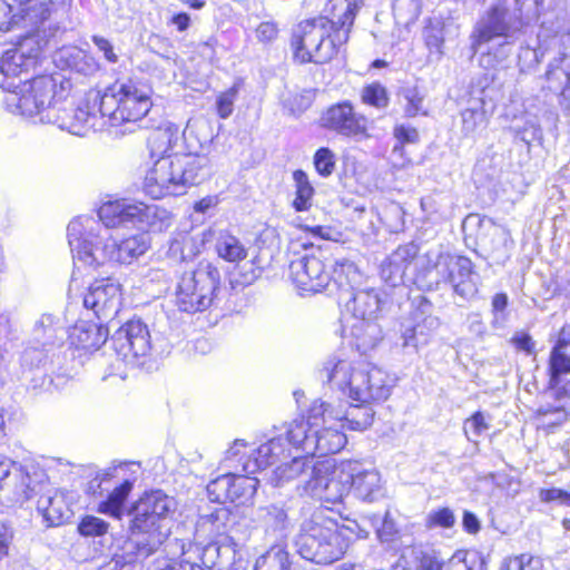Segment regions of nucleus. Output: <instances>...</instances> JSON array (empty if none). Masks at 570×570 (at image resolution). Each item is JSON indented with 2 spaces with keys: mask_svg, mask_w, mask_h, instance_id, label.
<instances>
[{
  "mask_svg": "<svg viewBox=\"0 0 570 570\" xmlns=\"http://www.w3.org/2000/svg\"><path fill=\"white\" fill-rule=\"evenodd\" d=\"M238 89L236 86L219 92L216 97V112L222 119H227L234 111V105L237 99Z\"/></svg>",
  "mask_w": 570,
  "mask_h": 570,
  "instance_id": "61",
  "label": "nucleus"
},
{
  "mask_svg": "<svg viewBox=\"0 0 570 570\" xmlns=\"http://www.w3.org/2000/svg\"><path fill=\"white\" fill-rule=\"evenodd\" d=\"M439 325V318L432 315V304L423 296L416 298L411 318L404 325L402 334L403 346L407 348L405 353L419 352V346L428 343L429 336Z\"/></svg>",
  "mask_w": 570,
  "mask_h": 570,
  "instance_id": "21",
  "label": "nucleus"
},
{
  "mask_svg": "<svg viewBox=\"0 0 570 570\" xmlns=\"http://www.w3.org/2000/svg\"><path fill=\"white\" fill-rule=\"evenodd\" d=\"M256 519L264 524L267 531H283L287 525L285 510L276 504L259 507L256 510Z\"/></svg>",
  "mask_w": 570,
  "mask_h": 570,
  "instance_id": "52",
  "label": "nucleus"
},
{
  "mask_svg": "<svg viewBox=\"0 0 570 570\" xmlns=\"http://www.w3.org/2000/svg\"><path fill=\"white\" fill-rule=\"evenodd\" d=\"M53 62L60 69H70L77 73L89 76L99 69L98 61L87 51L76 46H65L53 56Z\"/></svg>",
  "mask_w": 570,
  "mask_h": 570,
  "instance_id": "33",
  "label": "nucleus"
},
{
  "mask_svg": "<svg viewBox=\"0 0 570 570\" xmlns=\"http://www.w3.org/2000/svg\"><path fill=\"white\" fill-rule=\"evenodd\" d=\"M455 523V515L450 508H439L431 510L425 517V528L435 529L444 528L450 529Z\"/></svg>",
  "mask_w": 570,
  "mask_h": 570,
  "instance_id": "58",
  "label": "nucleus"
},
{
  "mask_svg": "<svg viewBox=\"0 0 570 570\" xmlns=\"http://www.w3.org/2000/svg\"><path fill=\"white\" fill-rule=\"evenodd\" d=\"M109 530V523L95 517L86 515L78 524V531L82 537H102Z\"/></svg>",
  "mask_w": 570,
  "mask_h": 570,
  "instance_id": "59",
  "label": "nucleus"
},
{
  "mask_svg": "<svg viewBox=\"0 0 570 570\" xmlns=\"http://www.w3.org/2000/svg\"><path fill=\"white\" fill-rule=\"evenodd\" d=\"M293 181L295 189V197L293 199V207L296 212H307L313 205L315 189L309 181L307 174L302 169H296L293 173Z\"/></svg>",
  "mask_w": 570,
  "mask_h": 570,
  "instance_id": "44",
  "label": "nucleus"
},
{
  "mask_svg": "<svg viewBox=\"0 0 570 570\" xmlns=\"http://www.w3.org/2000/svg\"><path fill=\"white\" fill-rule=\"evenodd\" d=\"M142 203H135L127 199L108 200L101 204L98 209L97 219L102 229L117 228L135 224L139 218Z\"/></svg>",
  "mask_w": 570,
  "mask_h": 570,
  "instance_id": "28",
  "label": "nucleus"
},
{
  "mask_svg": "<svg viewBox=\"0 0 570 570\" xmlns=\"http://www.w3.org/2000/svg\"><path fill=\"white\" fill-rule=\"evenodd\" d=\"M210 161L176 154L156 159L146 173L144 191L154 199L179 196L190 186L199 185L210 176Z\"/></svg>",
  "mask_w": 570,
  "mask_h": 570,
  "instance_id": "7",
  "label": "nucleus"
},
{
  "mask_svg": "<svg viewBox=\"0 0 570 570\" xmlns=\"http://www.w3.org/2000/svg\"><path fill=\"white\" fill-rule=\"evenodd\" d=\"M353 470L351 491L354 495L365 502H374L383 495L381 476L375 470H365L356 461H348Z\"/></svg>",
  "mask_w": 570,
  "mask_h": 570,
  "instance_id": "34",
  "label": "nucleus"
},
{
  "mask_svg": "<svg viewBox=\"0 0 570 570\" xmlns=\"http://www.w3.org/2000/svg\"><path fill=\"white\" fill-rule=\"evenodd\" d=\"M286 439L276 436L261 444L256 449H248L243 440H236L226 451L225 461L230 462L235 469L254 474L269 465L291 458L292 448L286 446Z\"/></svg>",
  "mask_w": 570,
  "mask_h": 570,
  "instance_id": "14",
  "label": "nucleus"
},
{
  "mask_svg": "<svg viewBox=\"0 0 570 570\" xmlns=\"http://www.w3.org/2000/svg\"><path fill=\"white\" fill-rule=\"evenodd\" d=\"M115 551L112 559L98 570H136L137 567L161 546V535L153 538L132 533Z\"/></svg>",
  "mask_w": 570,
  "mask_h": 570,
  "instance_id": "20",
  "label": "nucleus"
},
{
  "mask_svg": "<svg viewBox=\"0 0 570 570\" xmlns=\"http://www.w3.org/2000/svg\"><path fill=\"white\" fill-rule=\"evenodd\" d=\"M314 166L321 176H330L335 168L334 153L326 147L320 148L314 155Z\"/></svg>",
  "mask_w": 570,
  "mask_h": 570,
  "instance_id": "64",
  "label": "nucleus"
},
{
  "mask_svg": "<svg viewBox=\"0 0 570 570\" xmlns=\"http://www.w3.org/2000/svg\"><path fill=\"white\" fill-rule=\"evenodd\" d=\"M476 222L482 228H488L490 235L493 237L497 244L492 245V250L499 253L501 247H507L510 242L509 233L501 226L493 224L491 219H480L478 215H471L466 218V223Z\"/></svg>",
  "mask_w": 570,
  "mask_h": 570,
  "instance_id": "55",
  "label": "nucleus"
},
{
  "mask_svg": "<svg viewBox=\"0 0 570 570\" xmlns=\"http://www.w3.org/2000/svg\"><path fill=\"white\" fill-rule=\"evenodd\" d=\"M289 462L281 463L269 479L273 487H285L295 483V489L301 494H307L308 481L314 478V471L320 461L307 455H292Z\"/></svg>",
  "mask_w": 570,
  "mask_h": 570,
  "instance_id": "24",
  "label": "nucleus"
},
{
  "mask_svg": "<svg viewBox=\"0 0 570 570\" xmlns=\"http://www.w3.org/2000/svg\"><path fill=\"white\" fill-rule=\"evenodd\" d=\"M214 236L215 230L212 228L184 234L171 242L169 250L173 255H179L181 261H190L204 250L206 244L212 242Z\"/></svg>",
  "mask_w": 570,
  "mask_h": 570,
  "instance_id": "38",
  "label": "nucleus"
},
{
  "mask_svg": "<svg viewBox=\"0 0 570 570\" xmlns=\"http://www.w3.org/2000/svg\"><path fill=\"white\" fill-rule=\"evenodd\" d=\"M259 481L256 478H248L232 473L230 491L228 502L246 504L252 502Z\"/></svg>",
  "mask_w": 570,
  "mask_h": 570,
  "instance_id": "47",
  "label": "nucleus"
},
{
  "mask_svg": "<svg viewBox=\"0 0 570 570\" xmlns=\"http://www.w3.org/2000/svg\"><path fill=\"white\" fill-rule=\"evenodd\" d=\"M208 129L209 124L205 118H189L180 136L183 140L180 144V148L183 149L181 156H191L193 158L204 157L210 161L208 154L205 151L212 141Z\"/></svg>",
  "mask_w": 570,
  "mask_h": 570,
  "instance_id": "30",
  "label": "nucleus"
},
{
  "mask_svg": "<svg viewBox=\"0 0 570 570\" xmlns=\"http://www.w3.org/2000/svg\"><path fill=\"white\" fill-rule=\"evenodd\" d=\"M51 0H0V31H9L16 26L40 31L52 12Z\"/></svg>",
  "mask_w": 570,
  "mask_h": 570,
  "instance_id": "17",
  "label": "nucleus"
},
{
  "mask_svg": "<svg viewBox=\"0 0 570 570\" xmlns=\"http://www.w3.org/2000/svg\"><path fill=\"white\" fill-rule=\"evenodd\" d=\"M132 490L131 481H124L119 487L115 488L108 498L98 504V512L120 519L122 515L124 503Z\"/></svg>",
  "mask_w": 570,
  "mask_h": 570,
  "instance_id": "46",
  "label": "nucleus"
},
{
  "mask_svg": "<svg viewBox=\"0 0 570 570\" xmlns=\"http://www.w3.org/2000/svg\"><path fill=\"white\" fill-rule=\"evenodd\" d=\"M404 115L409 118L428 116L425 96L417 87H405L400 92Z\"/></svg>",
  "mask_w": 570,
  "mask_h": 570,
  "instance_id": "50",
  "label": "nucleus"
},
{
  "mask_svg": "<svg viewBox=\"0 0 570 570\" xmlns=\"http://www.w3.org/2000/svg\"><path fill=\"white\" fill-rule=\"evenodd\" d=\"M429 267L426 277L430 278L429 287H439L441 283L450 285L453 292L464 299L473 297L476 292V275L470 258L450 253L426 254Z\"/></svg>",
  "mask_w": 570,
  "mask_h": 570,
  "instance_id": "11",
  "label": "nucleus"
},
{
  "mask_svg": "<svg viewBox=\"0 0 570 570\" xmlns=\"http://www.w3.org/2000/svg\"><path fill=\"white\" fill-rule=\"evenodd\" d=\"M402 560L406 570H442L443 562L434 553L414 547L407 548Z\"/></svg>",
  "mask_w": 570,
  "mask_h": 570,
  "instance_id": "45",
  "label": "nucleus"
},
{
  "mask_svg": "<svg viewBox=\"0 0 570 570\" xmlns=\"http://www.w3.org/2000/svg\"><path fill=\"white\" fill-rule=\"evenodd\" d=\"M37 510L48 525H59L70 517L69 508L62 494H47L39 498Z\"/></svg>",
  "mask_w": 570,
  "mask_h": 570,
  "instance_id": "41",
  "label": "nucleus"
},
{
  "mask_svg": "<svg viewBox=\"0 0 570 570\" xmlns=\"http://www.w3.org/2000/svg\"><path fill=\"white\" fill-rule=\"evenodd\" d=\"M218 568L217 570H224L232 567L237 560L236 543L232 535H227L223 541H218Z\"/></svg>",
  "mask_w": 570,
  "mask_h": 570,
  "instance_id": "60",
  "label": "nucleus"
},
{
  "mask_svg": "<svg viewBox=\"0 0 570 570\" xmlns=\"http://www.w3.org/2000/svg\"><path fill=\"white\" fill-rule=\"evenodd\" d=\"M332 419V411L328 407V403L316 400L312 403L307 417H301L293 420L286 431V441L291 444L292 449L302 451L304 454H308V443L314 441V429L318 425L325 424Z\"/></svg>",
  "mask_w": 570,
  "mask_h": 570,
  "instance_id": "23",
  "label": "nucleus"
},
{
  "mask_svg": "<svg viewBox=\"0 0 570 570\" xmlns=\"http://www.w3.org/2000/svg\"><path fill=\"white\" fill-rule=\"evenodd\" d=\"M254 570H289L287 551L282 546L272 547L256 560Z\"/></svg>",
  "mask_w": 570,
  "mask_h": 570,
  "instance_id": "53",
  "label": "nucleus"
},
{
  "mask_svg": "<svg viewBox=\"0 0 570 570\" xmlns=\"http://www.w3.org/2000/svg\"><path fill=\"white\" fill-rule=\"evenodd\" d=\"M216 238V252L220 258L229 263H238L247 257V248L236 236L220 230Z\"/></svg>",
  "mask_w": 570,
  "mask_h": 570,
  "instance_id": "43",
  "label": "nucleus"
},
{
  "mask_svg": "<svg viewBox=\"0 0 570 570\" xmlns=\"http://www.w3.org/2000/svg\"><path fill=\"white\" fill-rule=\"evenodd\" d=\"M368 531L355 521L340 524L323 511L304 523L296 538L297 552L306 560L328 564L341 559L354 539H366Z\"/></svg>",
  "mask_w": 570,
  "mask_h": 570,
  "instance_id": "4",
  "label": "nucleus"
},
{
  "mask_svg": "<svg viewBox=\"0 0 570 570\" xmlns=\"http://www.w3.org/2000/svg\"><path fill=\"white\" fill-rule=\"evenodd\" d=\"M321 377L333 386L345 391L353 402L381 403L386 401L396 383V377L382 367L360 358H338L330 362Z\"/></svg>",
  "mask_w": 570,
  "mask_h": 570,
  "instance_id": "5",
  "label": "nucleus"
},
{
  "mask_svg": "<svg viewBox=\"0 0 570 570\" xmlns=\"http://www.w3.org/2000/svg\"><path fill=\"white\" fill-rule=\"evenodd\" d=\"M332 419L322 425L316 426L314 431V441L308 443V454L314 459L315 455L324 456L341 451L346 442V435L343 433L345 424L341 421V411L335 410L330 403Z\"/></svg>",
  "mask_w": 570,
  "mask_h": 570,
  "instance_id": "26",
  "label": "nucleus"
},
{
  "mask_svg": "<svg viewBox=\"0 0 570 570\" xmlns=\"http://www.w3.org/2000/svg\"><path fill=\"white\" fill-rule=\"evenodd\" d=\"M362 3L363 0H330L327 2L324 18L328 22V29L336 35L338 43L347 41L350 30Z\"/></svg>",
  "mask_w": 570,
  "mask_h": 570,
  "instance_id": "27",
  "label": "nucleus"
},
{
  "mask_svg": "<svg viewBox=\"0 0 570 570\" xmlns=\"http://www.w3.org/2000/svg\"><path fill=\"white\" fill-rule=\"evenodd\" d=\"M318 122L322 128L356 141L371 137L367 118L355 112L348 101L330 106L322 112Z\"/></svg>",
  "mask_w": 570,
  "mask_h": 570,
  "instance_id": "19",
  "label": "nucleus"
},
{
  "mask_svg": "<svg viewBox=\"0 0 570 570\" xmlns=\"http://www.w3.org/2000/svg\"><path fill=\"white\" fill-rule=\"evenodd\" d=\"M366 518L374 529L380 544L386 551H392L394 553L399 552L403 544V535L393 513L390 510H386L382 517L379 514H371Z\"/></svg>",
  "mask_w": 570,
  "mask_h": 570,
  "instance_id": "35",
  "label": "nucleus"
},
{
  "mask_svg": "<svg viewBox=\"0 0 570 570\" xmlns=\"http://www.w3.org/2000/svg\"><path fill=\"white\" fill-rule=\"evenodd\" d=\"M68 96L61 104H55L52 108L53 118L57 121H45V124L57 126L76 136H85L89 130L99 129V112L96 96L89 94L76 108L68 102Z\"/></svg>",
  "mask_w": 570,
  "mask_h": 570,
  "instance_id": "18",
  "label": "nucleus"
},
{
  "mask_svg": "<svg viewBox=\"0 0 570 570\" xmlns=\"http://www.w3.org/2000/svg\"><path fill=\"white\" fill-rule=\"evenodd\" d=\"M220 287V272L210 262H199L197 267L179 277L175 291V304L179 311L194 314L208 309Z\"/></svg>",
  "mask_w": 570,
  "mask_h": 570,
  "instance_id": "9",
  "label": "nucleus"
},
{
  "mask_svg": "<svg viewBox=\"0 0 570 570\" xmlns=\"http://www.w3.org/2000/svg\"><path fill=\"white\" fill-rule=\"evenodd\" d=\"M65 334V327L59 316L49 313L42 314L32 328V341L36 344L33 348L47 353L52 352V347L62 342Z\"/></svg>",
  "mask_w": 570,
  "mask_h": 570,
  "instance_id": "32",
  "label": "nucleus"
},
{
  "mask_svg": "<svg viewBox=\"0 0 570 570\" xmlns=\"http://www.w3.org/2000/svg\"><path fill=\"white\" fill-rule=\"evenodd\" d=\"M27 475L22 472L17 462L8 456L0 455V493L8 491L13 492L16 495L24 494L29 497L23 482Z\"/></svg>",
  "mask_w": 570,
  "mask_h": 570,
  "instance_id": "40",
  "label": "nucleus"
},
{
  "mask_svg": "<svg viewBox=\"0 0 570 570\" xmlns=\"http://www.w3.org/2000/svg\"><path fill=\"white\" fill-rule=\"evenodd\" d=\"M336 35L328 29L325 18H314L299 22L293 30L291 47L299 63H324L336 53Z\"/></svg>",
  "mask_w": 570,
  "mask_h": 570,
  "instance_id": "10",
  "label": "nucleus"
},
{
  "mask_svg": "<svg viewBox=\"0 0 570 570\" xmlns=\"http://www.w3.org/2000/svg\"><path fill=\"white\" fill-rule=\"evenodd\" d=\"M362 101L376 108H385L389 105L386 88L379 82L367 85L362 90Z\"/></svg>",
  "mask_w": 570,
  "mask_h": 570,
  "instance_id": "57",
  "label": "nucleus"
},
{
  "mask_svg": "<svg viewBox=\"0 0 570 570\" xmlns=\"http://www.w3.org/2000/svg\"><path fill=\"white\" fill-rule=\"evenodd\" d=\"M117 356H146L149 352V332L140 320H130L119 327L109 341Z\"/></svg>",
  "mask_w": 570,
  "mask_h": 570,
  "instance_id": "25",
  "label": "nucleus"
},
{
  "mask_svg": "<svg viewBox=\"0 0 570 570\" xmlns=\"http://www.w3.org/2000/svg\"><path fill=\"white\" fill-rule=\"evenodd\" d=\"M137 222L146 223L153 232H165L174 223V215L164 207L145 205Z\"/></svg>",
  "mask_w": 570,
  "mask_h": 570,
  "instance_id": "48",
  "label": "nucleus"
},
{
  "mask_svg": "<svg viewBox=\"0 0 570 570\" xmlns=\"http://www.w3.org/2000/svg\"><path fill=\"white\" fill-rule=\"evenodd\" d=\"M70 82L61 76L45 75L29 81H18L11 91H4L3 104L8 111L30 119L33 124L57 121L50 112L69 95Z\"/></svg>",
  "mask_w": 570,
  "mask_h": 570,
  "instance_id": "6",
  "label": "nucleus"
},
{
  "mask_svg": "<svg viewBox=\"0 0 570 570\" xmlns=\"http://www.w3.org/2000/svg\"><path fill=\"white\" fill-rule=\"evenodd\" d=\"M543 0H515L519 14L503 4L490 8L475 23L470 35V49L480 53V65L485 69L495 68L510 55L515 33L521 29V16L538 12Z\"/></svg>",
  "mask_w": 570,
  "mask_h": 570,
  "instance_id": "3",
  "label": "nucleus"
},
{
  "mask_svg": "<svg viewBox=\"0 0 570 570\" xmlns=\"http://www.w3.org/2000/svg\"><path fill=\"white\" fill-rule=\"evenodd\" d=\"M292 246L311 250L289 264V277L298 289L307 293L350 292L361 282L362 275L356 265L347 258L333 259L328 247L299 239Z\"/></svg>",
  "mask_w": 570,
  "mask_h": 570,
  "instance_id": "2",
  "label": "nucleus"
},
{
  "mask_svg": "<svg viewBox=\"0 0 570 570\" xmlns=\"http://www.w3.org/2000/svg\"><path fill=\"white\" fill-rule=\"evenodd\" d=\"M393 12L399 21L403 23L413 22L419 14L417 0H394Z\"/></svg>",
  "mask_w": 570,
  "mask_h": 570,
  "instance_id": "63",
  "label": "nucleus"
},
{
  "mask_svg": "<svg viewBox=\"0 0 570 570\" xmlns=\"http://www.w3.org/2000/svg\"><path fill=\"white\" fill-rule=\"evenodd\" d=\"M382 296L380 291L374 288L360 289L353 293V297L346 303V309L352 316L344 332L355 338L356 350L374 345L380 336V327L375 323L382 309Z\"/></svg>",
  "mask_w": 570,
  "mask_h": 570,
  "instance_id": "12",
  "label": "nucleus"
},
{
  "mask_svg": "<svg viewBox=\"0 0 570 570\" xmlns=\"http://www.w3.org/2000/svg\"><path fill=\"white\" fill-rule=\"evenodd\" d=\"M105 358L106 363L102 380L118 379L126 380L129 376H136L140 372L150 373L159 368L158 358Z\"/></svg>",
  "mask_w": 570,
  "mask_h": 570,
  "instance_id": "36",
  "label": "nucleus"
},
{
  "mask_svg": "<svg viewBox=\"0 0 570 570\" xmlns=\"http://www.w3.org/2000/svg\"><path fill=\"white\" fill-rule=\"evenodd\" d=\"M186 549H194L193 554L196 557V567H203L206 570L218 568V541L209 542L205 546H200L196 542H186Z\"/></svg>",
  "mask_w": 570,
  "mask_h": 570,
  "instance_id": "54",
  "label": "nucleus"
},
{
  "mask_svg": "<svg viewBox=\"0 0 570 570\" xmlns=\"http://www.w3.org/2000/svg\"><path fill=\"white\" fill-rule=\"evenodd\" d=\"M314 94L311 90H302L294 94H291L285 100L284 106L288 108V110L293 115H301L313 102Z\"/></svg>",
  "mask_w": 570,
  "mask_h": 570,
  "instance_id": "62",
  "label": "nucleus"
},
{
  "mask_svg": "<svg viewBox=\"0 0 570 570\" xmlns=\"http://www.w3.org/2000/svg\"><path fill=\"white\" fill-rule=\"evenodd\" d=\"M82 304L99 321H111L121 305L120 285L111 278L96 279L83 294Z\"/></svg>",
  "mask_w": 570,
  "mask_h": 570,
  "instance_id": "22",
  "label": "nucleus"
},
{
  "mask_svg": "<svg viewBox=\"0 0 570 570\" xmlns=\"http://www.w3.org/2000/svg\"><path fill=\"white\" fill-rule=\"evenodd\" d=\"M233 514L226 508H216L208 514L199 517L196 523V537L214 538L232 531Z\"/></svg>",
  "mask_w": 570,
  "mask_h": 570,
  "instance_id": "39",
  "label": "nucleus"
},
{
  "mask_svg": "<svg viewBox=\"0 0 570 570\" xmlns=\"http://www.w3.org/2000/svg\"><path fill=\"white\" fill-rule=\"evenodd\" d=\"M179 140L180 134L177 126L169 124L158 128L148 138L150 157L158 159L165 156L183 154Z\"/></svg>",
  "mask_w": 570,
  "mask_h": 570,
  "instance_id": "37",
  "label": "nucleus"
},
{
  "mask_svg": "<svg viewBox=\"0 0 570 570\" xmlns=\"http://www.w3.org/2000/svg\"><path fill=\"white\" fill-rule=\"evenodd\" d=\"M372 404L351 401L347 409L344 412L341 411L340 419L345 424V428L354 431L368 429L375 416Z\"/></svg>",
  "mask_w": 570,
  "mask_h": 570,
  "instance_id": "42",
  "label": "nucleus"
},
{
  "mask_svg": "<svg viewBox=\"0 0 570 570\" xmlns=\"http://www.w3.org/2000/svg\"><path fill=\"white\" fill-rule=\"evenodd\" d=\"M151 88L132 79L117 80L95 92L99 118L110 127L137 126L153 107Z\"/></svg>",
  "mask_w": 570,
  "mask_h": 570,
  "instance_id": "8",
  "label": "nucleus"
},
{
  "mask_svg": "<svg viewBox=\"0 0 570 570\" xmlns=\"http://www.w3.org/2000/svg\"><path fill=\"white\" fill-rule=\"evenodd\" d=\"M419 247L414 243L399 246L380 266V275L384 283L392 287L403 282L409 265L417 257Z\"/></svg>",
  "mask_w": 570,
  "mask_h": 570,
  "instance_id": "29",
  "label": "nucleus"
},
{
  "mask_svg": "<svg viewBox=\"0 0 570 570\" xmlns=\"http://www.w3.org/2000/svg\"><path fill=\"white\" fill-rule=\"evenodd\" d=\"M108 328L102 324L81 321L71 328L68 342L76 351L92 354L106 344Z\"/></svg>",
  "mask_w": 570,
  "mask_h": 570,
  "instance_id": "31",
  "label": "nucleus"
},
{
  "mask_svg": "<svg viewBox=\"0 0 570 570\" xmlns=\"http://www.w3.org/2000/svg\"><path fill=\"white\" fill-rule=\"evenodd\" d=\"M232 473H225L212 480L207 484V495L212 502H228L230 491Z\"/></svg>",
  "mask_w": 570,
  "mask_h": 570,
  "instance_id": "56",
  "label": "nucleus"
},
{
  "mask_svg": "<svg viewBox=\"0 0 570 570\" xmlns=\"http://www.w3.org/2000/svg\"><path fill=\"white\" fill-rule=\"evenodd\" d=\"M348 461L333 465L327 461H320L314 478L307 484V495L320 500L337 503L351 491L353 470Z\"/></svg>",
  "mask_w": 570,
  "mask_h": 570,
  "instance_id": "16",
  "label": "nucleus"
},
{
  "mask_svg": "<svg viewBox=\"0 0 570 570\" xmlns=\"http://www.w3.org/2000/svg\"><path fill=\"white\" fill-rule=\"evenodd\" d=\"M68 244L75 263L97 268L106 262L131 264L150 247V237L138 233L115 240L109 230L102 229L92 216H78L67 228Z\"/></svg>",
  "mask_w": 570,
  "mask_h": 570,
  "instance_id": "1",
  "label": "nucleus"
},
{
  "mask_svg": "<svg viewBox=\"0 0 570 570\" xmlns=\"http://www.w3.org/2000/svg\"><path fill=\"white\" fill-rule=\"evenodd\" d=\"M462 131L465 136H472L488 125V116L484 110V102L481 100L464 109L461 112Z\"/></svg>",
  "mask_w": 570,
  "mask_h": 570,
  "instance_id": "49",
  "label": "nucleus"
},
{
  "mask_svg": "<svg viewBox=\"0 0 570 570\" xmlns=\"http://www.w3.org/2000/svg\"><path fill=\"white\" fill-rule=\"evenodd\" d=\"M175 510L174 498L161 491L145 493L131 509L130 530L148 538L160 534L163 544L167 538L165 522Z\"/></svg>",
  "mask_w": 570,
  "mask_h": 570,
  "instance_id": "13",
  "label": "nucleus"
},
{
  "mask_svg": "<svg viewBox=\"0 0 570 570\" xmlns=\"http://www.w3.org/2000/svg\"><path fill=\"white\" fill-rule=\"evenodd\" d=\"M550 385L558 394L570 391V358H549Z\"/></svg>",
  "mask_w": 570,
  "mask_h": 570,
  "instance_id": "51",
  "label": "nucleus"
},
{
  "mask_svg": "<svg viewBox=\"0 0 570 570\" xmlns=\"http://www.w3.org/2000/svg\"><path fill=\"white\" fill-rule=\"evenodd\" d=\"M48 39L41 31L23 36L13 49L7 50L0 59V88L11 91L18 85L17 78L33 68Z\"/></svg>",
  "mask_w": 570,
  "mask_h": 570,
  "instance_id": "15",
  "label": "nucleus"
}]
</instances>
